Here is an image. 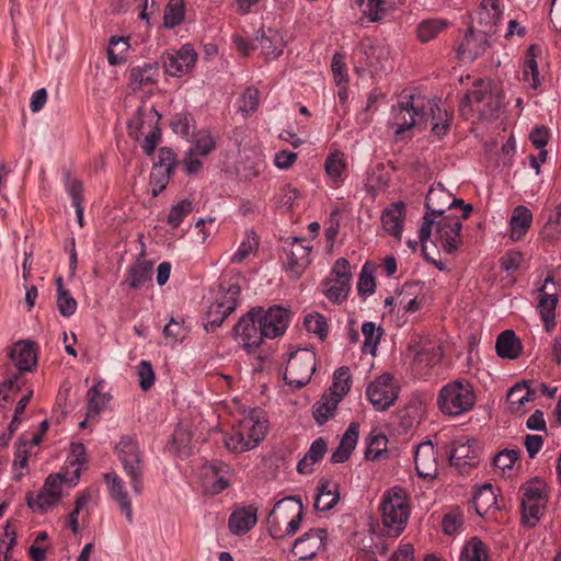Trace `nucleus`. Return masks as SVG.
<instances>
[{"mask_svg":"<svg viewBox=\"0 0 561 561\" xmlns=\"http://www.w3.org/2000/svg\"><path fill=\"white\" fill-rule=\"evenodd\" d=\"M495 348L500 357L507 359H516L523 353L522 341L513 330H505L497 336Z\"/></svg>","mask_w":561,"mask_h":561,"instance_id":"nucleus-27","label":"nucleus"},{"mask_svg":"<svg viewBox=\"0 0 561 561\" xmlns=\"http://www.w3.org/2000/svg\"><path fill=\"white\" fill-rule=\"evenodd\" d=\"M152 263L138 260L128 272L125 283L133 289L142 287L151 279Z\"/></svg>","mask_w":561,"mask_h":561,"instance_id":"nucleus-37","label":"nucleus"},{"mask_svg":"<svg viewBox=\"0 0 561 561\" xmlns=\"http://www.w3.org/2000/svg\"><path fill=\"white\" fill-rule=\"evenodd\" d=\"M519 457L518 449H503L499 451L493 458V465L495 468L505 471L512 469L514 463Z\"/></svg>","mask_w":561,"mask_h":561,"instance_id":"nucleus-63","label":"nucleus"},{"mask_svg":"<svg viewBox=\"0 0 561 561\" xmlns=\"http://www.w3.org/2000/svg\"><path fill=\"white\" fill-rule=\"evenodd\" d=\"M443 351L439 344L433 342L423 343L414 354L416 364L425 366H434L442 360Z\"/></svg>","mask_w":561,"mask_h":561,"instance_id":"nucleus-41","label":"nucleus"},{"mask_svg":"<svg viewBox=\"0 0 561 561\" xmlns=\"http://www.w3.org/2000/svg\"><path fill=\"white\" fill-rule=\"evenodd\" d=\"M435 228L436 241L440 243L443 250L453 253L458 249L460 231L462 228L461 219L449 214L438 217L423 216V222L419 230V239L421 243L426 242L432 230Z\"/></svg>","mask_w":561,"mask_h":561,"instance_id":"nucleus-5","label":"nucleus"},{"mask_svg":"<svg viewBox=\"0 0 561 561\" xmlns=\"http://www.w3.org/2000/svg\"><path fill=\"white\" fill-rule=\"evenodd\" d=\"M492 35H484L477 32L474 27H469L461 44L458 48V54L468 60H474L483 55L490 47L489 37Z\"/></svg>","mask_w":561,"mask_h":561,"instance_id":"nucleus-20","label":"nucleus"},{"mask_svg":"<svg viewBox=\"0 0 561 561\" xmlns=\"http://www.w3.org/2000/svg\"><path fill=\"white\" fill-rule=\"evenodd\" d=\"M340 501L339 484L332 481H321L317 488L314 508L317 511H330Z\"/></svg>","mask_w":561,"mask_h":561,"instance_id":"nucleus-29","label":"nucleus"},{"mask_svg":"<svg viewBox=\"0 0 561 561\" xmlns=\"http://www.w3.org/2000/svg\"><path fill=\"white\" fill-rule=\"evenodd\" d=\"M342 401L339 396L332 392H324L319 401L312 407V415L318 425H323L332 417L337 404Z\"/></svg>","mask_w":561,"mask_h":561,"instance_id":"nucleus-34","label":"nucleus"},{"mask_svg":"<svg viewBox=\"0 0 561 561\" xmlns=\"http://www.w3.org/2000/svg\"><path fill=\"white\" fill-rule=\"evenodd\" d=\"M115 454L125 476L129 479L134 493L137 495L141 494L146 461L136 437L131 435L122 436L115 445Z\"/></svg>","mask_w":561,"mask_h":561,"instance_id":"nucleus-4","label":"nucleus"},{"mask_svg":"<svg viewBox=\"0 0 561 561\" xmlns=\"http://www.w3.org/2000/svg\"><path fill=\"white\" fill-rule=\"evenodd\" d=\"M460 561H488L486 546L479 538H471L462 548Z\"/></svg>","mask_w":561,"mask_h":561,"instance_id":"nucleus-47","label":"nucleus"},{"mask_svg":"<svg viewBox=\"0 0 561 561\" xmlns=\"http://www.w3.org/2000/svg\"><path fill=\"white\" fill-rule=\"evenodd\" d=\"M449 22L442 19H430L422 21L416 28V35L420 42L427 43L443 32Z\"/></svg>","mask_w":561,"mask_h":561,"instance_id":"nucleus-42","label":"nucleus"},{"mask_svg":"<svg viewBox=\"0 0 561 561\" xmlns=\"http://www.w3.org/2000/svg\"><path fill=\"white\" fill-rule=\"evenodd\" d=\"M257 510L254 506L242 507L234 511L229 518V528L236 535L248 533L256 524Z\"/></svg>","mask_w":561,"mask_h":561,"instance_id":"nucleus-31","label":"nucleus"},{"mask_svg":"<svg viewBox=\"0 0 561 561\" xmlns=\"http://www.w3.org/2000/svg\"><path fill=\"white\" fill-rule=\"evenodd\" d=\"M240 293L241 288L236 282L232 279H224L219 284L214 304L217 305V308H224L226 311L233 312L237 307Z\"/></svg>","mask_w":561,"mask_h":561,"instance_id":"nucleus-30","label":"nucleus"},{"mask_svg":"<svg viewBox=\"0 0 561 561\" xmlns=\"http://www.w3.org/2000/svg\"><path fill=\"white\" fill-rule=\"evenodd\" d=\"M325 535L327 531L324 529H310L295 540L291 549L293 554L300 560L311 559L322 546Z\"/></svg>","mask_w":561,"mask_h":561,"instance_id":"nucleus-19","label":"nucleus"},{"mask_svg":"<svg viewBox=\"0 0 561 561\" xmlns=\"http://www.w3.org/2000/svg\"><path fill=\"white\" fill-rule=\"evenodd\" d=\"M416 473L422 478H434L437 473V460L434 445L431 440L417 445L414 453Z\"/></svg>","mask_w":561,"mask_h":561,"instance_id":"nucleus-22","label":"nucleus"},{"mask_svg":"<svg viewBox=\"0 0 561 561\" xmlns=\"http://www.w3.org/2000/svg\"><path fill=\"white\" fill-rule=\"evenodd\" d=\"M546 484L539 478H535L528 481L524 486L523 500L526 503L538 502L541 503L543 500Z\"/></svg>","mask_w":561,"mask_h":561,"instance_id":"nucleus-58","label":"nucleus"},{"mask_svg":"<svg viewBox=\"0 0 561 561\" xmlns=\"http://www.w3.org/2000/svg\"><path fill=\"white\" fill-rule=\"evenodd\" d=\"M252 310H260L256 313L260 325L263 329V335L266 339H275L285 333L289 323V310L280 306H272L267 310L261 307L253 308Z\"/></svg>","mask_w":561,"mask_h":561,"instance_id":"nucleus-11","label":"nucleus"},{"mask_svg":"<svg viewBox=\"0 0 561 561\" xmlns=\"http://www.w3.org/2000/svg\"><path fill=\"white\" fill-rule=\"evenodd\" d=\"M362 16L358 23L365 25L366 23L380 22L386 14V2L383 0H358Z\"/></svg>","mask_w":561,"mask_h":561,"instance_id":"nucleus-39","label":"nucleus"},{"mask_svg":"<svg viewBox=\"0 0 561 561\" xmlns=\"http://www.w3.org/2000/svg\"><path fill=\"white\" fill-rule=\"evenodd\" d=\"M541 503L522 501V523L527 527H534L539 520Z\"/></svg>","mask_w":561,"mask_h":561,"instance_id":"nucleus-64","label":"nucleus"},{"mask_svg":"<svg viewBox=\"0 0 561 561\" xmlns=\"http://www.w3.org/2000/svg\"><path fill=\"white\" fill-rule=\"evenodd\" d=\"M230 311H226L224 308H217L216 304H213L206 314V322L204 324L206 331H215L219 328L225 319L230 314Z\"/></svg>","mask_w":561,"mask_h":561,"instance_id":"nucleus-61","label":"nucleus"},{"mask_svg":"<svg viewBox=\"0 0 561 561\" xmlns=\"http://www.w3.org/2000/svg\"><path fill=\"white\" fill-rule=\"evenodd\" d=\"M350 289L351 284L350 282H346V279L340 280L333 277H329L324 282L323 293L330 301L334 304H341L346 299Z\"/></svg>","mask_w":561,"mask_h":561,"instance_id":"nucleus-44","label":"nucleus"},{"mask_svg":"<svg viewBox=\"0 0 561 561\" xmlns=\"http://www.w3.org/2000/svg\"><path fill=\"white\" fill-rule=\"evenodd\" d=\"M430 118L442 121V110L434 100H430L422 94H412L403 91L399 96L398 103L392 106L391 125L396 127V135L426 123Z\"/></svg>","mask_w":561,"mask_h":561,"instance_id":"nucleus-1","label":"nucleus"},{"mask_svg":"<svg viewBox=\"0 0 561 561\" xmlns=\"http://www.w3.org/2000/svg\"><path fill=\"white\" fill-rule=\"evenodd\" d=\"M473 504L479 515L485 514L491 507L496 505V495L493 485L485 483L478 489L473 496Z\"/></svg>","mask_w":561,"mask_h":561,"instance_id":"nucleus-45","label":"nucleus"},{"mask_svg":"<svg viewBox=\"0 0 561 561\" xmlns=\"http://www.w3.org/2000/svg\"><path fill=\"white\" fill-rule=\"evenodd\" d=\"M240 425L253 448L264 438L267 431V421L260 409H253L241 420Z\"/></svg>","mask_w":561,"mask_h":561,"instance_id":"nucleus-23","label":"nucleus"},{"mask_svg":"<svg viewBox=\"0 0 561 561\" xmlns=\"http://www.w3.org/2000/svg\"><path fill=\"white\" fill-rule=\"evenodd\" d=\"M20 374L13 373L10 365L5 366L4 380L0 383V400H11V393L20 391L21 387L18 385Z\"/></svg>","mask_w":561,"mask_h":561,"instance_id":"nucleus-50","label":"nucleus"},{"mask_svg":"<svg viewBox=\"0 0 561 561\" xmlns=\"http://www.w3.org/2000/svg\"><path fill=\"white\" fill-rule=\"evenodd\" d=\"M388 439L385 435H371L367 442L365 458L368 460L379 459L383 453H387Z\"/></svg>","mask_w":561,"mask_h":561,"instance_id":"nucleus-55","label":"nucleus"},{"mask_svg":"<svg viewBox=\"0 0 561 561\" xmlns=\"http://www.w3.org/2000/svg\"><path fill=\"white\" fill-rule=\"evenodd\" d=\"M324 169L330 179L339 183L342 181V174L346 169L345 156L343 152L335 150L331 152L325 162Z\"/></svg>","mask_w":561,"mask_h":561,"instance_id":"nucleus-46","label":"nucleus"},{"mask_svg":"<svg viewBox=\"0 0 561 561\" xmlns=\"http://www.w3.org/2000/svg\"><path fill=\"white\" fill-rule=\"evenodd\" d=\"M310 245H305L302 240L295 238L289 250L287 251L288 268L299 274L300 271L305 268L310 262Z\"/></svg>","mask_w":561,"mask_h":561,"instance_id":"nucleus-35","label":"nucleus"},{"mask_svg":"<svg viewBox=\"0 0 561 561\" xmlns=\"http://www.w3.org/2000/svg\"><path fill=\"white\" fill-rule=\"evenodd\" d=\"M137 376L139 386L144 391H148L156 381V375L152 365L148 360H141L137 366Z\"/></svg>","mask_w":561,"mask_h":561,"instance_id":"nucleus-62","label":"nucleus"},{"mask_svg":"<svg viewBox=\"0 0 561 561\" xmlns=\"http://www.w3.org/2000/svg\"><path fill=\"white\" fill-rule=\"evenodd\" d=\"M476 402V394L470 382L454 380L445 385L437 398L439 410L451 416L470 411Z\"/></svg>","mask_w":561,"mask_h":561,"instance_id":"nucleus-7","label":"nucleus"},{"mask_svg":"<svg viewBox=\"0 0 561 561\" xmlns=\"http://www.w3.org/2000/svg\"><path fill=\"white\" fill-rule=\"evenodd\" d=\"M327 451V443L323 438H318L312 442L309 450L305 454L302 459L297 465L299 473L308 474L312 472V466L319 462Z\"/></svg>","mask_w":561,"mask_h":561,"instance_id":"nucleus-36","label":"nucleus"},{"mask_svg":"<svg viewBox=\"0 0 561 561\" xmlns=\"http://www.w3.org/2000/svg\"><path fill=\"white\" fill-rule=\"evenodd\" d=\"M357 64L356 70L359 72H368L376 76L385 70L386 54L382 48L374 45H362L356 53Z\"/></svg>","mask_w":561,"mask_h":561,"instance_id":"nucleus-16","label":"nucleus"},{"mask_svg":"<svg viewBox=\"0 0 561 561\" xmlns=\"http://www.w3.org/2000/svg\"><path fill=\"white\" fill-rule=\"evenodd\" d=\"M160 114L158 111L150 105L142 104L138 107L137 113L133 119L129 121L130 135L140 141V137L146 131H149L159 127Z\"/></svg>","mask_w":561,"mask_h":561,"instance_id":"nucleus-18","label":"nucleus"},{"mask_svg":"<svg viewBox=\"0 0 561 561\" xmlns=\"http://www.w3.org/2000/svg\"><path fill=\"white\" fill-rule=\"evenodd\" d=\"M53 495L44 490L38 492L35 499H33L31 495H27V505L34 511H37L39 513L46 512L48 508L53 507L58 503V499L51 497Z\"/></svg>","mask_w":561,"mask_h":561,"instance_id":"nucleus-59","label":"nucleus"},{"mask_svg":"<svg viewBox=\"0 0 561 561\" xmlns=\"http://www.w3.org/2000/svg\"><path fill=\"white\" fill-rule=\"evenodd\" d=\"M256 41L266 58L276 59L283 54L285 42L277 31L270 28L266 34L264 30H260L256 34Z\"/></svg>","mask_w":561,"mask_h":561,"instance_id":"nucleus-28","label":"nucleus"},{"mask_svg":"<svg viewBox=\"0 0 561 561\" xmlns=\"http://www.w3.org/2000/svg\"><path fill=\"white\" fill-rule=\"evenodd\" d=\"M101 383H96L88 390V412L87 416H96L111 397L107 393H101Z\"/></svg>","mask_w":561,"mask_h":561,"instance_id":"nucleus-48","label":"nucleus"},{"mask_svg":"<svg viewBox=\"0 0 561 561\" xmlns=\"http://www.w3.org/2000/svg\"><path fill=\"white\" fill-rule=\"evenodd\" d=\"M399 386L390 374H382L366 389V397L377 411H386L398 399Z\"/></svg>","mask_w":561,"mask_h":561,"instance_id":"nucleus-9","label":"nucleus"},{"mask_svg":"<svg viewBox=\"0 0 561 561\" xmlns=\"http://www.w3.org/2000/svg\"><path fill=\"white\" fill-rule=\"evenodd\" d=\"M304 325L309 333L318 335L321 341H324L328 336V323L325 318L320 313L308 314L305 318Z\"/></svg>","mask_w":561,"mask_h":561,"instance_id":"nucleus-51","label":"nucleus"},{"mask_svg":"<svg viewBox=\"0 0 561 561\" xmlns=\"http://www.w3.org/2000/svg\"><path fill=\"white\" fill-rule=\"evenodd\" d=\"M531 222V211L524 205L516 206L510 220L511 239L519 241L529 230Z\"/></svg>","mask_w":561,"mask_h":561,"instance_id":"nucleus-33","label":"nucleus"},{"mask_svg":"<svg viewBox=\"0 0 561 561\" xmlns=\"http://www.w3.org/2000/svg\"><path fill=\"white\" fill-rule=\"evenodd\" d=\"M104 479L110 486L111 496L119 504L121 511L125 514L126 519L131 523V503L128 499L123 480L116 472L106 473Z\"/></svg>","mask_w":561,"mask_h":561,"instance_id":"nucleus-25","label":"nucleus"},{"mask_svg":"<svg viewBox=\"0 0 561 561\" xmlns=\"http://www.w3.org/2000/svg\"><path fill=\"white\" fill-rule=\"evenodd\" d=\"M362 332L364 334V348H369L371 354H375V350L380 342L381 329L377 328L374 322H365L362 325Z\"/></svg>","mask_w":561,"mask_h":561,"instance_id":"nucleus-60","label":"nucleus"},{"mask_svg":"<svg viewBox=\"0 0 561 561\" xmlns=\"http://www.w3.org/2000/svg\"><path fill=\"white\" fill-rule=\"evenodd\" d=\"M185 16L184 0H169L164 8L163 26L165 28H174L183 23Z\"/></svg>","mask_w":561,"mask_h":561,"instance_id":"nucleus-43","label":"nucleus"},{"mask_svg":"<svg viewBox=\"0 0 561 561\" xmlns=\"http://www.w3.org/2000/svg\"><path fill=\"white\" fill-rule=\"evenodd\" d=\"M229 466L221 460H215L202 467V486L206 493L218 494L229 486Z\"/></svg>","mask_w":561,"mask_h":561,"instance_id":"nucleus-13","label":"nucleus"},{"mask_svg":"<svg viewBox=\"0 0 561 561\" xmlns=\"http://www.w3.org/2000/svg\"><path fill=\"white\" fill-rule=\"evenodd\" d=\"M304 518V505L299 497L289 496L278 501L268 516L270 534L282 539L294 536Z\"/></svg>","mask_w":561,"mask_h":561,"instance_id":"nucleus-3","label":"nucleus"},{"mask_svg":"<svg viewBox=\"0 0 561 561\" xmlns=\"http://www.w3.org/2000/svg\"><path fill=\"white\" fill-rule=\"evenodd\" d=\"M128 41L124 37H112L107 48V60L111 65H119L125 61L124 53L128 48Z\"/></svg>","mask_w":561,"mask_h":561,"instance_id":"nucleus-53","label":"nucleus"},{"mask_svg":"<svg viewBox=\"0 0 561 561\" xmlns=\"http://www.w3.org/2000/svg\"><path fill=\"white\" fill-rule=\"evenodd\" d=\"M450 194L440 185L431 187L425 198V214L431 217H438L446 214L449 205Z\"/></svg>","mask_w":561,"mask_h":561,"instance_id":"nucleus-32","label":"nucleus"},{"mask_svg":"<svg viewBox=\"0 0 561 561\" xmlns=\"http://www.w3.org/2000/svg\"><path fill=\"white\" fill-rule=\"evenodd\" d=\"M405 216V205L403 202L392 203L381 214L382 228L389 234L401 239L402 224Z\"/></svg>","mask_w":561,"mask_h":561,"instance_id":"nucleus-24","label":"nucleus"},{"mask_svg":"<svg viewBox=\"0 0 561 561\" xmlns=\"http://www.w3.org/2000/svg\"><path fill=\"white\" fill-rule=\"evenodd\" d=\"M239 110L243 115L248 116L255 112L260 104V92L254 87H249L244 90L239 99Z\"/></svg>","mask_w":561,"mask_h":561,"instance_id":"nucleus-52","label":"nucleus"},{"mask_svg":"<svg viewBox=\"0 0 561 561\" xmlns=\"http://www.w3.org/2000/svg\"><path fill=\"white\" fill-rule=\"evenodd\" d=\"M193 210L192 202L188 199H182L178 204L173 205L168 215V225L172 228H178L183 219Z\"/></svg>","mask_w":561,"mask_h":561,"instance_id":"nucleus-54","label":"nucleus"},{"mask_svg":"<svg viewBox=\"0 0 561 561\" xmlns=\"http://www.w3.org/2000/svg\"><path fill=\"white\" fill-rule=\"evenodd\" d=\"M477 440L463 437L453 442L449 455V462L456 467L460 473H468L470 469L479 463V454Z\"/></svg>","mask_w":561,"mask_h":561,"instance_id":"nucleus-12","label":"nucleus"},{"mask_svg":"<svg viewBox=\"0 0 561 561\" xmlns=\"http://www.w3.org/2000/svg\"><path fill=\"white\" fill-rule=\"evenodd\" d=\"M541 47L537 44H531L527 51L524 64V79L528 81L529 76L531 77V87L537 89L540 85L539 71L536 58L541 55Z\"/></svg>","mask_w":561,"mask_h":561,"instance_id":"nucleus-40","label":"nucleus"},{"mask_svg":"<svg viewBox=\"0 0 561 561\" xmlns=\"http://www.w3.org/2000/svg\"><path fill=\"white\" fill-rule=\"evenodd\" d=\"M359 436V425L351 423L345 431L342 439L336 449L331 455V462L342 463L345 462L352 455Z\"/></svg>","mask_w":561,"mask_h":561,"instance_id":"nucleus-26","label":"nucleus"},{"mask_svg":"<svg viewBox=\"0 0 561 561\" xmlns=\"http://www.w3.org/2000/svg\"><path fill=\"white\" fill-rule=\"evenodd\" d=\"M549 284L554 286L552 275H548L543 285L539 288L538 301V310L547 332H551L556 327V308L559 301L558 295L556 293H547Z\"/></svg>","mask_w":561,"mask_h":561,"instance_id":"nucleus-15","label":"nucleus"},{"mask_svg":"<svg viewBox=\"0 0 561 561\" xmlns=\"http://www.w3.org/2000/svg\"><path fill=\"white\" fill-rule=\"evenodd\" d=\"M9 357L13 362L14 367L19 370L18 374L21 375L24 371H32L37 365L35 343L30 341L16 342L10 348Z\"/></svg>","mask_w":561,"mask_h":561,"instance_id":"nucleus-21","label":"nucleus"},{"mask_svg":"<svg viewBox=\"0 0 561 561\" xmlns=\"http://www.w3.org/2000/svg\"><path fill=\"white\" fill-rule=\"evenodd\" d=\"M197 61V53L191 44H184L174 54L164 59L165 71L172 77H181L193 69Z\"/></svg>","mask_w":561,"mask_h":561,"instance_id":"nucleus-14","label":"nucleus"},{"mask_svg":"<svg viewBox=\"0 0 561 561\" xmlns=\"http://www.w3.org/2000/svg\"><path fill=\"white\" fill-rule=\"evenodd\" d=\"M316 353L309 348H299L289 355L284 371L285 382L296 389L305 387L316 370Z\"/></svg>","mask_w":561,"mask_h":561,"instance_id":"nucleus-8","label":"nucleus"},{"mask_svg":"<svg viewBox=\"0 0 561 561\" xmlns=\"http://www.w3.org/2000/svg\"><path fill=\"white\" fill-rule=\"evenodd\" d=\"M260 310H250L240 318L233 327V333L239 343L248 353H253L263 343L266 337L263 335L262 325H260L256 313Z\"/></svg>","mask_w":561,"mask_h":561,"instance_id":"nucleus-10","label":"nucleus"},{"mask_svg":"<svg viewBox=\"0 0 561 561\" xmlns=\"http://www.w3.org/2000/svg\"><path fill=\"white\" fill-rule=\"evenodd\" d=\"M158 67L156 64H145L142 67L133 68L130 71V88L140 90L156 83Z\"/></svg>","mask_w":561,"mask_h":561,"instance_id":"nucleus-38","label":"nucleus"},{"mask_svg":"<svg viewBox=\"0 0 561 561\" xmlns=\"http://www.w3.org/2000/svg\"><path fill=\"white\" fill-rule=\"evenodd\" d=\"M226 447L233 453H242L253 449V446L248 442L247 434L241 425L239 430L232 432V434L225 440Z\"/></svg>","mask_w":561,"mask_h":561,"instance_id":"nucleus-57","label":"nucleus"},{"mask_svg":"<svg viewBox=\"0 0 561 561\" xmlns=\"http://www.w3.org/2000/svg\"><path fill=\"white\" fill-rule=\"evenodd\" d=\"M351 375L347 367L342 366L335 370L333 376V383L325 392H332L339 398L343 399V397L351 389Z\"/></svg>","mask_w":561,"mask_h":561,"instance_id":"nucleus-49","label":"nucleus"},{"mask_svg":"<svg viewBox=\"0 0 561 561\" xmlns=\"http://www.w3.org/2000/svg\"><path fill=\"white\" fill-rule=\"evenodd\" d=\"M172 173L173 171H168L160 167L152 168L150 173V185L153 196H158L162 191L165 190Z\"/></svg>","mask_w":561,"mask_h":561,"instance_id":"nucleus-56","label":"nucleus"},{"mask_svg":"<svg viewBox=\"0 0 561 561\" xmlns=\"http://www.w3.org/2000/svg\"><path fill=\"white\" fill-rule=\"evenodd\" d=\"M380 510L387 535L399 536L404 530L410 516V505L405 491L400 486L389 489L382 496Z\"/></svg>","mask_w":561,"mask_h":561,"instance_id":"nucleus-6","label":"nucleus"},{"mask_svg":"<svg viewBox=\"0 0 561 561\" xmlns=\"http://www.w3.org/2000/svg\"><path fill=\"white\" fill-rule=\"evenodd\" d=\"M500 19L501 10L496 0H482L477 12V20L470 27H474L477 32L484 35H493Z\"/></svg>","mask_w":561,"mask_h":561,"instance_id":"nucleus-17","label":"nucleus"},{"mask_svg":"<svg viewBox=\"0 0 561 561\" xmlns=\"http://www.w3.org/2000/svg\"><path fill=\"white\" fill-rule=\"evenodd\" d=\"M504 93L501 88L493 85L489 80L478 79L472 88L465 94L459 111L476 110L481 117L496 118L503 106Z\"/></svg>","mask_w":561,"mask_h":561,"instance_id":"nucleus-2","label":"nucleus"}]
</instances>
